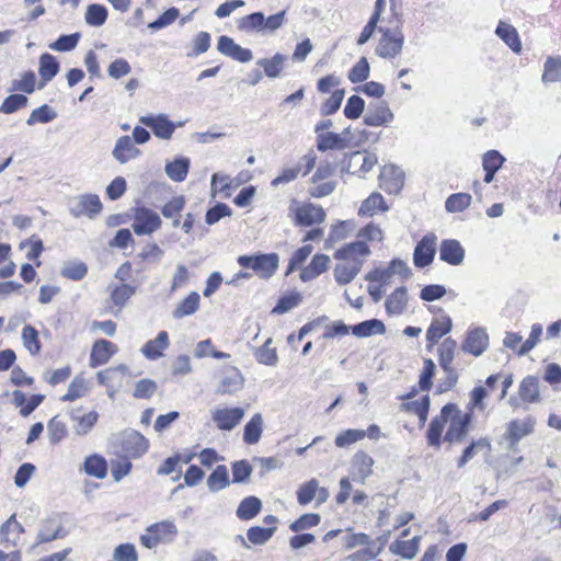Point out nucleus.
<instances>
[{"instance_id": "1", "label": "nucleus", "mask_w": 561, "mask_h": 561, "mask_svg": "<svg viewBox=\"0 0 561 561\" xmlns=\"http://www.w3.org/2000/svg\"><path fill=\"white\" fill-rule=\"evenodd\" d=\"M237 262L241 267L250 268L261 278L267 279L276 272L279 257L276 253H256L253 255H240Z\"/></svg>"}, {"instance_id": "2", "label": "nucleus", "mask_w": 561, "mask_h": 561, "mask_svg": "<svg viewBox=\"0 0 561 561\" xmlns=\"http://www.w3.org/2000/svg\"><path fill=\"white\" fill-rule=\"evenodd\" d=\"M378 31L381 33V37L376 47V54L381 58H394L401 54L404 35L400 26L394 28L379 26Z\"/></svg>"}, {"instance_id": "3", "label": "nucleus", "mask_w": 561, "mask_h": 561, "mask_svg": "<svg viewBox=\"0 0 561 561\" xmlns=\"http://www.w3.org/2000/svg\"><path fill=\"white\" fill-rule=\"evenodd\" d=\"M448 421L449 425L445 433L444 440L450 444L461 443L469 433L472 414L470 412H462L455 404V410H453Z\"/></svg>"}, {"instance_id": "4", "label": "nucleus", "mask_w": 561, "mask_h": 561, "mask_svg": "<svg viewBox=\"0 0 561 561\" xmlns=\"http://www.w3.org/2000/svg\"><path fill=\"white\" fill-rule=\"evenodd\" d=\"M162 225L160 216L148 207L135 208L134 222L131 228L137 236L153 233Z\"/></svg>"}, {"instance_id": "5", "label": "nucleus", "mask_w": 561, "mask_h": 561, "mask_svg": "<svg viewBox=\"0 0 561 561\" xmlns=\"http://www.w3.org/2000/svg\"><path fill=\"white\" fill-rule=\"evenodd\" d=\"M119 446L127 458H139L148 449V439L135 430H126L119 435Z\"/></svg>"}, {"instance_id": "6", "label": "nucleus", "mask_w": 561, "mask_h": 561, "mask_svg": "<svg viewBox=\"0 0 561 561\" xmlns=\"http://www.w3.org/2000/svg\"><path fill=\"white\" fill-rule=\"evenodd\" d=\"M103 205L96 194L80 195L69 204V211L75 218L85 215L90 219H94L102 210Z\"/></svg>"}, {"instance_id": "7", "label": "nucleus", "mask_w": 561, "mask_h": 561, "mask_svg": "<svg viewBox=\"0 0 561 561\" xmlns=\"http://www.w3.org/2000/svg\"><path fill=\"white\" fill-rule=\"evenodd\" d=\"M437 237L434 233L425 234L416 244L413 253V263L416 267L428 266L436 253Z\"/></svg>"}, {"instance_id": "8", "label": "nucleus", "mask_w": 561, "mask_h": 561, "mask_svg": "<svg viewBox=\"0 0 561 561\" xmlns=\"http://www.w3.org/2000/svg\"><path fill=\"white\" fill-rule=\"evenodd\" d=\"M294 224L298 227H310L325 220V211L321 206L311 203L296 207L294 210Z\"/></svg>"}, {"instance_id": "9", "label": "nucleus", "mask_w": 561, "mask_h": 561, "mask_svg": "<svg viewBox=\"0 0 561 561\" xmlns=\"http://www.w3.org/2000/svg\"><path fill=\"white\" fill-rule=\"evenodd\" d=\"M139 122L146 127H149L157 138L169 140L171 139L176 124L168 118L164 114L141 116Z\"/></svg>"}, {"instance_id": "10", "label": "nucleus", "mask_w": 561, "mask_h": 561, "mask_svg": "<svg viewBox=\"0 0 561 561\" xmlns=\"http://www.w3.org/2000/svg\"><path fill=\"white\" fill-rule=\"evenodd\" d=\"M393 121V113L386 101L370 102L364 116V123L367 126L378 127L388 125Z\"/></svg>"}, {"instance_id": "11", "label": "nucleus", "mask_w": 561, "mask_h": 561, "mask_svg": "<svg viewBox=\"0 0 561 561\" xmlns=\"http://www.w3.org/2000/svg\"><path fill=\"white\" fill-rule=\"evenodd\" d=\"M535 420L526 417L525 420H512L506 427L504 438L508 440V448L514 450L519 440L534 432Z\"/></svg>"}, {"instance_id": "12", "label": "nucleus", "mask_w": 561, "mask_h": 561, "mask_svg": "<svg viewBox=\"0 0 561 561\" xmlns=\"http://www.w3.org/2000/svg\"><path fill=\"white\" fill-rule=\"evenodd\" d=\"M453 410H455V403H447L442 408L439 415L431 421L426 433L430 446L439 447L445 424L448 422Z\"/></svg>"}, {"instance_id": "13", "label": "nucleus", "mask_w": 561, "mask_h": 561, "mask_svg": "<svg viewBox=\"0 0 561 561\" xmlns=\"http://www.w3.org/2000/svg\"><path fill=\"white\" fill-rule=\"evenodd\" d=\"M68 413L71 422L73 423V433L78 436H84L90 433L99 419L98 412H84L82 408L70 409Z\"/></svg>"}, {"instance_id": "14", "label": "nucleus", "mask_w": 561, "mask_h": 561, "mask_svg": "<svg viewBox=\"0 0 561 561\" xmlns=\"http://www.w3.org/2000/svg\"><path fill=\"white\" fill-rule=\"evenodd\" d=\"M380 187L389 193H399L404 185V173L403 171L393 164L385 165L379 175Z\"/></svg>"}, {"instance_id": "15", "label": "nucleus", "mask_w": 561, "mask_h": 561, "mask_svg": "<svg viewBox=\"0 0 561 561\" xmlns=\"http://www.w3.org/2000/svg\"><path fill=\"white\" fill-rule=\"evenodd\" d=\"M217 49L220 54L239 62L245 64L253 59V53L251 49L241 47L227 35H221L218 38Z\"/></svg>"}, {"instance_id": "16", "label": "nucleus", "mask_w": 561, "mask_h": 561, "mask_svg": "<svg viewBox=\"0 0 561 561\" xmlns=\"http://www.w3.org/2000/svg\"><path fill=\"white\" fill-rule=\"evenodd\" d=\"M244 410L242 408L216 409L211 414V420L220 431H232L243 419Z\"/></svg>"}, {"instance_id": "17", "label": "nucleus", "mask_w": 561, "mask_h": 561, "mask_svg": "<svg viewBox=\"0 0 561 561\" xmlns=\"http://www.w3.org/2000/svg\"><path fill=\"white\" fill-rule=\"evenodd\" d=\"M66 535L67 531L64 529L60 518L51 516L41 522L36 545L50 542L58 538H64Z\"/></svg>"}, {"instance_id": "18", "label": "nucleus", "mask_w": 561, "mask_h": 561, "mask_svg": "<svg viewBox=\"0 0 561 561\" xmlns=\"http://www.w3.org/2000/svg\"><path fill=\"white\" fill-rule=\"evenodd\" d=\"M489 345V335L482 328H476L467 333L461 350L473 356H480Z\"/></svg>"}, {"instance_id": "19", "label": "nucleus", "mask_w": 561, "mask_h": 561, "mask_svg": "<svg viewBox=\"0 0 561 561\" xmlns=\"http://www.w3.org/2000/svg\"><path fill=\"white\" fill-rule=\"evenodd\" d=\"M439 259L450 265H459L465 259V249L458 240L445 239L439 245Z\"/></svg>"}, {"instance_id": "20", "label": "nucleus", "mask_w": 561, "mask_h": 561, "mask_svg": "<svg viewBox=\"0 0 561 561\" xmlns=\"http://www.w3.org/2000/svg\"><path fill=\"white\" fill-rule=\"evenodd\" d=\"M116 352L117 346L114 343L104 339L96 340L91 350L90 366L98 367L106 364Z\"/></svg>"}, {"instance_id": "21", "label": "nucleus", "mask_w": 561, "mask_h": 561, "mask_svg": "<svg viewBox=\"0 0 561 561\" xmlns=\"http://www.w3.org/2000/svg\"><path fill=\"white\" fill-rule=\"evenodd\" d=\"M364 260L353 259L350 263L336 264L333 274L334 279L339 285L350 284L360 272Z\"/></svg>"}, {"instance_id": "22", "label": "nucleus", "mask_w": 561, "mask_h": 561, "mask_svg": "<svg viewBox=\"0 0 561 561\" xmlns=\"http://www.w3.org/2000/svg\"><path fill=\"white\" fill-rule=\"evenodd\" d=\"M60 65L57 58L48 53H44L39 57L38 73L41 76V83L38 89H43L48 82H50L59 72Z\"/></svg>"}, {"instance_id": "23", "label": "nucleus", "mask_w": 561, "mask_h": 561, "mask_svg": "<svg viewBox=\"0 0 561 561\" xmlns=\"http://www.w3.org/2000/svg\"><path fill=\"white\" fill-rule=\"evenodd\" d=\"M112 154L114 159L124 164L138 157L140 154V150L135 147L133 139L129 136H121L116 140Z\"/></svg>"}, {"instance_id": "24", "label": "nucleus", "mask_w": 561, "mask_h": 561, "mask_svg": "<svg viewBox=\"0 0 561 561\" xmlns=\"http://www.w3.org/2000/svg\"><path fill=\"white\" fill-rule=\"evenodd\" d=\"M330 262L331 260L327 254L313 255L310 263L301 270L300 279L309 282L317 278L329 268Z\"/></svg>"}, {"instance_id": "25", "label": "nucleus", "mask_w": 561, "mask_h": 561, "mask_svg": "<svg viewBox=\"0 0 561 561\" xmlns=\"http://www.w3.org/2000/svg\"><path fill=\"white\" fill-rule=\"evenodd\" d=\"M370 254L369 247L364 241H354L345 244L341 249L336 250L333 254L335 260L346 261L350 260L353 262V259H357L356 256H368Z\"/></svg>"}, {"instance_id": "26", "label": "nucleus", "mask_w": 561, "mask_h": 561, "mask_svg": "<svg viewBox=\"0 0 561 561\" xmlns=\"http://www.w3.org/2000/svg\"><path fill=\"white\" fill-rule=\"evenodd\" d=\"M169 347V335L167 331H160L156 339L148 341L142 347L141 353L148 359H158L162 352Z\"/></svg>"}, {"instance_id": "27", "label": "nucleus", "mask_w": 561, "mask_h": 561, "mask_svg": "<svg viewBox=\"0 0 561 561\" xmlns=\"http://www.w3.org/2000/svg\"><path fill=\"white\" fill-rule=\"evenodd\" d=\"M243 387V377L239 369L232 367L227 370L221 379L219 388L216 390L218 394H232Z\"/></svg>"}, {"instance_id": "28", "label": "nucleus", "mask_w": 561, "mask_h": 561, "mask_svg": "<svg viewBox=\"0 0 561 561\" xmlns=\"http://www.w3.org/2000/svg\"><path fill=\"white\" fill-rule=\"evenodd\" d=\"M495 34L514 51L519 53L522 50V43L516 28L505 22L500 21Z\"/></svg>"}, {"instance_id": "29", "label": "nucleus", "mask_w": 561, "mask_h": 561, "mask_svg": "<svg viewBox=\"0 0 561 561\" xmlns=\"http://www.w3.org/2000/svg\"><path fill=\"white\" fill-rule=\"evenodd\" d=\"M518 396L524 402H538L540 400L538 378L530 375L525 377L519 383Z\"/></svg>"}, {"instance_id": "30", "label": "nucleus", "mask_w": 561, "mask_h": 561, "mask_svg": "<svg viewBox=\"0 0 561 561\" xmlns=\"http://www.w3.org/2000/svg\"><path fill=\"white\" fill-rule=\"evenodd\" d=\"M420 540V536H415L410 540H396L390 545L389 550L393 554L411 560L419 552Z\"/></svg>"}, {"instance_id": "31", "label": "nucleus", "mask_w": 561, "mask_h": 561, "mask_svg": "<svg viewBox=\"0 0 561 561\" xmlns=\"http://www.w3.org/2000/svg\"><path fill=\"white\" fill-rule=\"evenodd\" d=\"M264 19L263 12L257 11L240 18L237 21V27L244 33H264Z\"/></svg>"}, {"instance_id": "32", "label": "nucleus", "mask_w": 561, "mask_h": 561, "mask_svg": "<svg viewBox=\"0 0 561 561\" xmlns=\"http://www.w3.org/2000/svg\"><path fill=\"white\" fill-rule=\"evenodd\" d=\"M374 459L365 451H357L353 456V467L355 469V477L359 482L364 483L365 480L373 473Z\"/></svg>"}, {"instance_id": "33", "label": "nucleus", "mask_w": 561, "mask_h": 561, "mask_svg": "<svg viewBox=\"0 0 561 561\" xmlns=\"http://www.w3.org/2000/svg\"><path fill=\"white\" fill-rule=\"evenodd\" d=\"M287 60V56L277 53L271 58H261L257 66L262 67L266 77L271 79L278 78Z\"/></svg>"}, {"instance_id": "34", "label": "nucleus", "mask_w": 561, "mask_h": 561, "mask_svg": "<svg viewBox=\"0 0 561 561\" xmlns=\"http://www.w3.org/2000/svg\"><path fill=\"white\" fill-rule=\"evenodd\" d=\"M352 333L357 337H368L374 334H383L386 327L378 319H370L351 327Z\"/></svg>"}, {"instance_id": "35", "label": "nucleus", "mask_w": 561, "mask_h": 561, "mask_svg": "<svg viewBox=\"0 0 561 561\" xmlns=\"http://www.w3.org/2000/svg\"><path fill=\"white\" fill-rule=\"evenodd\" d=\"M407 288L404 286L398 287L385 302L386 311L389 314H401L408 302Z\"/></svg>"}, {"instance_id": "36", "label": "nucleus", "mask_w": 561, "mask_h": 561, "mask_svg": "<svg viewBox=\"0 0 561 561\" xmlns=\"http://www.w3.org/2000/svg\"><path fill=\"white\" fill-rule=\"evenodd\" d=\"M453 328L451 319L448 316L443 317L442 319H435L432 321L431 325L426 331V340L431 344H435L442 339L445 334L450 332Z\"/></svg>"}, {"instance_id": "37", "label": "nucleus", "mask_w": 561, "mask_h": 561, "mask_svg": "<svg viewBox=\"0 0 561 561\" xmlns=\"http://www.w3.org/2000/svg\"><path fill=\"white\" fill-rule=\"evenodd\" d=\"M261 508L262 502L259 497L248 496L240 502L236 514L241 520H250L261 512Z\"/></svg>"}, {"instance_id": "38", "label": "nucleus", "mask_w": 561, "mask_h": 561, "mask_svg": "<svg viewBox=\"0 0 561 561\" xmlns=\"http://www.w3.org/2000/svg\"><path fill=\"white\" fill-rule=\"evenodd\" d=\"M230 485L229 471L225 465H218L207 478L210 492H218Z\"/></svg>"}, {"instance_id": "39", "label": "nucleus", "mask_w": 561, "mask_h": 561, "mask_svg": "<svg viewBox=\"0 0 561 561\" xmlns=\"http://www.w3.org/2000/svg\"><path fill=\"white\" fill-rule=\"evenodd\" d=\"M112 302L122 310L131 296L136 294L137 287L129 284L108 286Z\"/></svg>"}, {"instance_id": "40", "label": "nucleus", "mask_w": 561, "mask_h": 561, "mask_svg": "<svg viewBox=\"0 0 561 561\" xmlns=\"http://www.w3.org/2000/svg\"><path fill=\"white\" fill-rule=\"evenodd\" d=\"M188 170L190 159L184 157L168 162L164 168L165 174L174 182H183L187 176Z\"/></svg>"}, {"instance_id": "41", "label": "nucleus", "mask_w": 561, "mask_h": 561, "mask_svg": "<svg viewBox=\"0 0 561 561\" xmlns=\"http://www.w3.org/2000/svg\"><path fill=\"white\" fill-rule=\"evenodd\" d=\"M201 297L196 291H192L185 299H183L178 307L172 311L174 319H182L192 316L199 308Z\"/></svg>"}, {"instance_id": "42", "label": "nucleus", "mask_w": 561, "mask_h": 561, "mask_svg": "<svg viewBox=\"0 0 561 561\" xmlns=\"http://www.w3.org/2000/svg\"><path fill=\"white\" fill-rule=\"evenodd\" d=\"M263 419L261 413H255L250 421L244 425L243 440L245 444H256L262 435Z\"/></svg>"}, {"instance_id": "43", "label": "nucleus", "mask_w": 561, "mask_h": 561, "mask_svg": "<svg viewBox=\"0 0 561 561\" xmlns=\"http://www.w3.org/2000/svg\"><path fill=\"white\" fill-rule=\"evenodd\" d=\"M345 148V137L336 133L328 131L317 136V149L321 152L332 149Z\"/></svg>"}, {"instance_id": "44", "label": "nucleus", "mask_w": 561, "mask_h": 561, "mask_svg": "<svg viewBox=\"0 0 561 561\" xmlns=\"http://www.w3.org/2000/svg\"><path fill=\"white\" fill-rule=\"evenodd\" d=\"M84 471L88 476L103 479L107 474V462L100 455H92L85 458L83 463Z\"/></svg>"}, {"instance_id": "45", "label": "nucleus", "mask_w": 561, "mask_h": 561, "mask_svg": "<svg viewBox=\"0 0 561 561\" xmlns=\"http://www.w3.org/2000/svg\"><path fill=\"white\" fill-rule=\"evenodd\" d=\"M457 343L451 337H447L438 347V362L443 370H455L451 366Z\"/></svg>"}, {"instance_id": "46", "label": "nucleus", "mask_w": 561, "mask_h": 561, "mask_svg": "<svg viewBox=\"0 0 561 561\" xmlns=\"http://www.w3.org/2000/svg\"><path fill=\"white\" fill-rule=\"evenodd\" d=\"M376 210H388V206L386 205L385 198L379 193H373L365 201H363L358 210V215L373 216L376 213Z\"/></svg>"}, {"instance_id": "47", "label": "nucleus", "mask_w": 561, "mask_h": 561, "mask_svg": "<svg viewBox=\"0 0 561 561\" xmlns=\"http://www.w3.org/2000/svg\"><path fill=\"white\" fill-rule=\"evenodd\" d=\"M355 229V224L352 220L339 221L336 225L331 227V231L325 241V248L329 249L332 243L341 241L348 237V234Z\"/></svg>"}, {"instance_id": "48", "label": "nucleus", "mask_w": 561, "mask_h": 561, "mask_svg": "<svg viewBox=\"0 0 561 561\" xmlns=\"http://www.w3.org/2000/svg\"><path fill=\"white\" fill-rule=\"evenodd\" d=\"M148 533H153L160 542L170 541L176 534L178 528L171 520H163L147 527Z\"/></svg>"}, {"instance_id": "49", "label": "nucleus", "mask_w": 561, "mask_h": 561, "mask_svg": "<svg viewBox=\"0 0 561 561\" xmlns=\"http://www.w3.org/2000/svg\"><path fill=\"white\" fill-rule=\"evenodd\" d=\"M484 448L489 451L491 450V444L486 437L472 440L471 444L463 449L462 455L459 457L457 461V467H465L476 456L478 450Z\"/></svg>"}, {"instance_id": "50", "label": "nucleus", "mask_w": 561, "mask_h": 561, "mask_svg": "<svg viewBox=\"0 0 561 561\" xmlns=\"http://www.w3.org/2000/svg\"><path fill=\"white\" fill-rule=\"evenodd\" d=\"M541 79L543 83L561 82V56L547 58Z\"/></svg>"}, {"instance_id": "51", "label": "nucleus", "mask_w": 561, "mask_h": 561, "mask_svg": "<svg viewBox=\"0 0 561 561\" xmlns=\"http://www.w3.org/2000/svg\"><path fill=\"white\" fill-rule=\"evenodd\" d=\"M56 117L57 112L48 104H43L31 112L26 124L28 126H33L37 123L47 124L53 122Z\"/></svg>"}, {"instance_id": "52", "label": "nucleus", "mask_w": 561, "mask_h": 561, "mask_svg": "<svg viewBox=\"0 0 561 561\" xmlns=\"http://www.w3.org/2000/svg\"><path fill=\"white\" fill-rule=\"evenodd\" d=\"M28 104V98L24 94L12 93L8 95L0 105V113L13 114Z\"/></svg>"}, {"instance_id": "53", "label": "nucleus", "mask_w": 561, "mask_h": 561, "mask_svg": "<svg viewBox=\"0 0 561 561\" xmlns=\"http://www.w3.org/2000/svg\"><path fill=\"white\" fill-rule=\"evenodd\" d=\"M107 15V9L104 5L93 3L88 5L84 19L90 26L99 27L106 22Z\"/></svg>"}, {"instance_id": "54", "label": "nucleus", "mask_w": 561, "mask_h": 561, "mask_svg": "<svg viewBox=\"0 0 561 561\" xmlns=\"http://www.w3.org/2000/svg\"><path fill=\"white\" fill-rule=\"evenodd\" d=\"M472 197L468 193H454L445 202V208L448 213H460L467 209L471 204Z\"/></svg>"}, {"instance_id": "55", "label": "nucleus", "mask_w": 561, "mask_h": 561, "mask_svg": "<svg viewBox=\"0 0 561 561\" xmlns=\"http://www.w3.org/2000/svg\"><path fill=\"white\" fill-rule=\"evenodd\" d=\"M21 337H22L24 347L32 355H37L39 353L42 344H41V341L38 337V331L34 327H32L30 324L25 325L22 330Z\"/></svg>"}, {"instance_id": "56", "label": "nucleus", "mask_w": 561, "mask_h": 561, "mask_svg": "<svg viewBox=\"0 0 561 561\" xmlns=\"http://www.w3.org/2000/svg\"><path fill=\"white\" fill-rule=\"evenodd\" d=\"M25 531L24 527L16 520L15 514L11 515L7 522L1 525L0 535L7 540L15 543L21 534Z\"/></svg>"}, {"instance_id": "57", "label": "nucleus", "mask_w": 561, "mask_h": 561, "mask_svg": "<svg viewBox=\"0 0 561 561\" xmlns=\"http://www.w3.org/2000/svg\"><path fill=\"white\" fill-rule=\"evenodd\" d=\"M36 88V76L35 72L28 70L23 73L19 80H13L10 87L11 92H23L25 94H32Z\"/></svg>"}, {"instance_id": "58", "label": "nucleus", "mask_w": 561, "mask_h": 561, "mask_svg": "<svg viewBox=\"0 0 561 561\" xmlns=\"http://www.w3.org/2000/svg\"><path fill=\"white\" fill-rule=\"evenodd\" d=\"M87 273V264L80 261L67 262L60 271L61 276L71 280H81L85 277Z\"/></svg>"}, {"instance_id": "59", "label": "nucleus", "mask_w": 561, "mask_h": 561, "mask_svg": "<svg viewBox=\"0 0 561 561\" xmlns=\"http://www.w3.org/2000/svg\"><path fill=\"white\" fill-rule=\"evenodd\" d=\"M231 470L233 483H245L249 481L253 468L248 460L243 459L232 462Z\"/></svg>"}, {"instance_id": "60", "label": "nucleus", "mask_w": 561, "mask_h": 561, "mask_svg": "<svg viewBox=\"0 0 561 561\" xmlns=\"http://www.w3.org/2000/svg\"><path fill=\"white\" fill-rule=\"evenodd\" d=\"M79 39V33L60 35L55 42L50 43L48 47L55 51H70L77 47Z\"/></svg>"}, {"instance_id": "61", "label": "nucleus", "mask_w": 561, "mask_h": 561, "mask_svg": "<svg viewBox=\"0 0 561 561\" xmlns=\"http://www.w3.org/2000/svg\"><path fill=\"white\" fill-rule=\"evenodd\" d=\"M366 437V433H364V430H357V428H348L346 431H343L335 437V445L339 448H346L351 446L352 444H355L358 440H362Z\"/></svg>"}, {"instance_id": "62", "label": "nucleus", "mask_w": 561, "mask_h": 561, "mask_svg": "<svg viewBox=\"0 0 561 561\" xmlns=\"http://www.w3.org/2000/svg\"><path fill=\"white\" fill-rule=\"evenodd\" d=\"M370 67L366 57H362L348 71L347 78L352 83L364 82L369 77Z\"/></svg>"}, {"instance_id": "63", "label": "nucleus", "mask_w": 561, "mask_h": 561, "mask_svg": "<svg viewBox=\"0 0 561 561\" xmlns=\"http://www.w3.org/2000/svg\"><path fill=\"white\" fill-rule=\"evenodd\" d=\"M276 529L277 528L275 526L268 527V528H264V527H260V526L250 527L248 529V534H247L248 539L253 545H264L272 538V536L274 535Z\"/></svg>"}, {"instance_id": "64", "label": "nucleus", "mask_w": 561, "mask_h": 561, "mask_svg": "<svg viewBox=\"0 0 561 561\" xmlns=\"http://www.w3.org/2000/svg\"><path fill=\"white\" fill-rule=\"evenodd\" d=\"M49 442L57 445L67 435L66 424L58 417L54 416L47 424Z\"/></svg>"}]
</instances>
